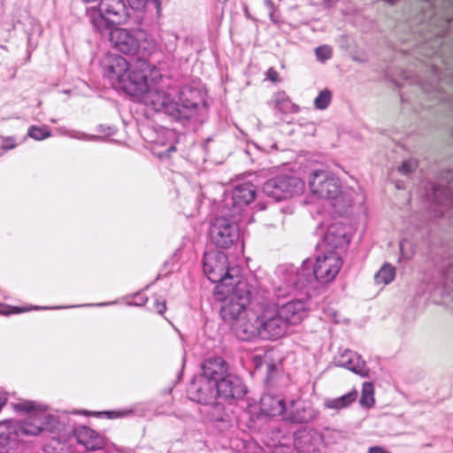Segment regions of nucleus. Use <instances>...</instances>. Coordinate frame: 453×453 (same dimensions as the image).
<instances>
[{"mask_svg": "<svg viewBox=\"0 0 453 453\" xmlns=\"http://www.w3.org/2000/svg\"><path fill=\"white\" fill-rule=\"evenodd\" d=\"M232 330L242 341L256 339L275 341L288 333V328L278 312V305L267 302L252 303Z\"/></svg>", "mask_w": 453, "mask_h": 453, "instance_id": "1", "label": "nucleus"}, {"mask_svg": "<svg viewBox=\"0 0 453 453\" xmlns=\"http://www.w3.org/2000/svg\"><path fill=\"white\" fill-rule=\"evenodd\" d=\"M251 296L252 286L237 275H234L232 281L216 285L214 290L215 299L223 303L221 316L231 326L245 315Z\"/></svg>", "mask_w": 453, "mask_h": 453, "instance_id": "2", "label": "nucleus"}, {"mask_svg": "<svg viewBox=\"0 0 453 453\" xmlns=\"http://www.w3.org/2000/svg\"><path fill=\"white\" fill-rule=\"evenodd\" d=\"M108 31L111 47L124 55L145 58L157 50L155 41L143 29L115 27Z\"/></svg>", "mask_w": 453, "mask_h": 453, "instance_id": "3", "label": "nucleus"}, {"mask_svg": "<svg viewBox=\"0 0 453 453\" xmlns=\"http://www.w3.org/2000/svg\"><path fill=\"white\" fill-rule=\"evenodd\" d=\"M87 16L94 29L101 34L111 29L113 25L126 24L130 18L123 0H100L99 8L88 9Z\"/></svg>", "mask_w": 453, "mask_h": 453, "instance_id": "4", "label": "nucleus"}, {"mask_svg": "<svg viewBox=\"0 0 453 453\" xmlns=\"http://www.w3.org/2000/svg\"><path fill=\"white\" fill-rule=\"evenodd\" d=\"M161 78L157 66L148 60L138 59L130 65L119 87L127 94L140 96L148 92L150 81L155 83Z\"/></svg>", "mask_w": 453, "mask_h": 453, "instance_id": "5", "label": "nucleus"}, {"mask_svg": "<svg viewBox=\"0 0 453 453\" xmlns=\"http://www.w3.org/2000/svg\"><path fill=\"white\" fill-rule=\"evenodd\" d=\"M11 407L18 413L27 415L17 425L19 435L36 436L47 428L50 416L45 405L32 400H19L11 403Z\"/></svg>", "mask_w": 453, "mask_h": 453, "instance_id": "6", "label": "nucleus"}, {"mask_svg": "<svg viewBox=\"0 0 453 453\" xmlns=\"http://www.w3.org/2000/svg\"><path fill=\"white\" fill-rule=\"evenodd\" d=\"M303 182L298 177L290 174H280L269 179L264 184V190L276 200H282L299 194L303 189Z\"/></svg>", "mask_w": 453, "mask_h": 453, "instance_id": "7", "label": "nucleus"}, {"mask_svg": "<svg viewBox=\"0 0 453 453\" xmlns=\"http://www.w3.org/2000/svg\"><path fill=\"white\" fill-rule=\"evenodd\" d=\"M203 266L207 278L217 285L234 280V274L228 267L227 256L224 252L218 250L206 252L203 256Z\"/></svg>", "mask_w": 453, "mask_h": 453, "instance_id": "8", "label": "nucleus"}, {"mask_svg": "<svg viewBox=\"0 0 453 453\" xmlns=\"http://www.w3.org/2000/svg\"><path fill=\"white\" fill-rule=\"evenodd\" d=\"M209 235L217 248L228 249L238 241L240 230L234 221L226 217H218L211 224Z\"/></svg>", "mask_w": 453, "mask_h": 453, "instance_id": "9", "label": "nucleus"}, {"mask_svg": "<svg viewBox=\"0 0 453 453\" xmlns=\"http://www.w3.org/2000/svg\"><path fill=\"white\" fill-rule=\"evenodd\" d=\"M343 261L337 251H326L316 257L313 264V275L317 281L326 284L338 275Z\"/></svg>", "mask_w": 453, "mask_h": 453, "instance_id": "10", "label": "nucleus"}, {"mask_svg": "<svg viewBox=\"0 0 453 453\" xmlns=\"http://www.w3.org/2000/svg\"><path fill=\"white\" fill-rule=\"evenodd\" d=\"M309 185L311 193L321 199L334 200L342 195L339 180L322 170H316L311 173Z\"/></svg>", "mask_w": 453, "mask_h": 453, "instance_id": "11", "label": "nucleus"}, {"mask_svg": "<svg viewBox=\"0 0 453 453\" xmlns=\"http://www.w3.org/2000/svg\"><path fill=\"white\" fill-rule=\"evenodd\" d=\"M312 403L302 398L287 402L283 420L293 424L309 423L318 416Z\"/></svg>", "mask_w": 453, "mask_h": 453, "instance_id": "12", "label": "nucleus"}, {"mask_svg": "<svg viewBox=\"0 0 453 453\" xmlns=\"http://www.w3.org/2000/svg\"><path fill=\"white\" fill-rule=\"evenodd\" d=\"M103 66L104 75L113 85L119 88L122 80L129 70L130 65L124 57L117 54H109L105 56Z\"/></svg>", "mask_w": 453, "mask_h": 453, "instance_id": "13", "label": "nucleus"}, {"mask_svg": "<svg viewBox=\"0 0 453 453\" xmlns=\"http://www.w3.org/2000/svg\"><path fill=\"white\" fill-rule=\"evenodd\" d=\"M323 436L314 429H303L295 434L294 445L301 453H320Z\"/></svg>", "mask_w": 453, "mask_h": 453, "instance_id": "14", "label": "nucleus"}, {"mask_svg": "<svg viewBox=\"0 0 453 453\" xmlns=\"http://www.w3.org/2000/svg\"><path fill=\"white\" fill-rule=\"evenodd\" d=\"M147 103L157 111H163L174 119H179L178 102H175L171 94L164 90H152L149 93Z\"/></svg>", "mask_w": 453, "mask_h": 453, "instance_id": "15", "label": "nucleus"}, {"mask_svg": "<svg viewBox=\"0 0 453 453\" xmlns=\"http://www.w3.org/2000/svg\"><path fill=\"white\" fill-rule=\"evenodd\" d=\"M278 312L288 329L289 326L300 324L308 316L306 305L300 300L290 301L281 306H278Z\"/></svg>", "mask_w": 453, "mask_h": 453, "instance_id": "16", "label": "nucleus"}, {"mask_svg": "<svg viewBox=\"0 0 453 453\" xmlns=\"http://www.w3.org/2000/svg\"><path fill=\"white\" fill-rule=\"evenodd\" d=\"M346 227L340 223L332 224L324 235V245L327 251H336L348 247L349 243Z\"/></svg>", "mask_w": 453, "mask_h": 453, "instance_id": "17", "label": "nucleus"}, {"mask_svg": "<svg viewBox=\"0 0 453 453\" xmlns=\"http://www.w3.org/2000/svg\"><path fill=\"white\" fill-rule=\"evenodd\" d=\"M217 393L224 399L240 398L246 393L244 386L238 378L226 375L219 381L215 382Z\"/></svg>", "mask_w": 453, "mask_h": 453, "instance_id": "18", "label": "nucleus"}, {"mask_svg": "<svg viewBox=\"0 0 453 453\" xmlns=\"http://www.w3.org/2000/svg\"><path fill=\"white\" fill-rule=\"evenodd\" d=\"M74 436L77 442L88 450H99L105 446L104 437L88 426L78 427L74 432Z\"/></svg>", "mask_w": 453, "mask_h": 453, "instance_id": "19", "label": "nucleus"}, {"mask_svg": "<svg viewBox=\"0 0 453 453\" xmlns=\"http://www.w3.org/2000/svg\"><path fill=\"white\" fill-rule=\"evenodd\" d=\"M256 198V188L251 183H243L236 186L232 192L233 206L234 211L232 216L234 217L241 213L242 208L250 204Z\"/></svg>", "mask_w": 453, "mask_h": 453, "instance_id": "20", "label": "nucleus"}, {"mask_svg": "<svg viewBox=\"0 0 453 453\" xmlns=\"http://www.w3.org/2000/svg\"><path fill=\"white\" fill-rule=\"evenodd\" d=\"M202 369L206 380L215 383L227 375L228 366L223 358L217 357L206 359Z\"/></svg>", "mask_w": 453, "mask_h": 453, "instance_id": "21", "label": "nucleus"}, {"mask_svg": "<svg viewBox=\"0 0 453 453\" xmlns=\"http://www.w3.org/2000/svg\"><path fill=\"white\" fill-rule=\"evenodd\" d=\"M180 102L177 107L180 111L179 119H189L199 105L200 95L191 88L183 89L180 93Z\"/></svg>", "mask_w": 453, "mask_h": 453, "instance_id": "22", "label": "nucleus"}, {"mask_svg": "<svg viewBox=\"0 0 453 453\" xmlns=\"http://www.w3.org/2000/svg\"><path fill=\"white\" fill-rule=\"evenodd\" d=\"M287 402L279 396L264 394L260 399V411L266 416H280L283 418Z\"/></svg>", "mask_w": 453, "mask_h": 453, "instance_id": "23", "label": "nucleus"}, {"mask_svg": "<svg viewBox=\"0 0 453 453\" xmlns=\"http://www.w3.org/2000/svg\"><path fill=\"white\" fill-rule=\"evenodd\" d=\"M19 437L17 425L11 420L0 423V453H7L11 444Z\"/></svg>", "mask_w": 453, "mask_h": 453, "instance_id": "24", "label": "nucleus"}, {"mask_svg": "<svg viewBox=\"0 0 453 453\" xmlns=\"http://www.w3.org/2000/svg\"><path fill=\"white\" fill-rule=\"evenodd\" d=\"M219 396L214 383L205 380L201 381L196 388L195 399L202 404H208L213 402Z\"/></svg>", "mask_w": 453, "mask_h": 453, "instance_id": "25", "label": "nucleus"}, {"mask_svg": "<svg viewBox=\"0 0 453 453\" xmlns=\"http://www.w3.org/2000/svg\"><path fill=\"white\" fill-rule=\"evenodd\" d=\"M357 391L356 389L334 399L327 400L325 403L326 407L332 410H341L349 407L357 398Z\"/></svg>", "mask_w": 453, "mask_h": 453, "instance_id": "26", "label": "nucleus"}, {"mask_svg": "<svg viewBox=\"0 0 453 453\" xmlns=\"http://www.w3.org/2000/svg\"><path fill=\"white\" fill-rule=\"evenodd\" d=\"M374 387L372 382H364L359 403L362 407L370 409L374 405Z\"/></svg>", "mask_w": 453, "mask_h": 453, "instance_id": "27", "label": "nucleus"}, {"mask_svg": "<svg viewBox=\"0 0 453 453\" xmlns=\"http://www.w3.org/2000/svg\"><path fill=\"white\" fill-rule=\"evenodd\" d=\"M133 411L129 409L120 410V411H83L82 414L86 417H97V418H106L109 419L119 418L127 417L132 414Z\"/></svg>", "mask_w": 453, "mask_h": 453, "instance_id": "28", "label": "nucleus"}, {"mask_svg": "<svg viewBox=\"0 0 453 453\" xmlns=\"http://www.w3.org/2000/svg\"><path fill=\"white\" fill-rule=\"evenodd\" d=\"M395 276V267L389 264H385L375 274L374 280L378 285H387L390 283Z\"/></svg>", "mask_w": 453, "mask_h": 453, "instance_id": "29", "label": "nucleus"}, {"mask_svg": "<svg viewBox=\"0 0 453 453\" xmlns=\"http://www.w3.org/2000/svg\"><path fill=\"white\" fill-rule=\"evenodd\" d=\"M347 369L358 374L361 377H367L369 371L365 365V362L359 360V357L356 355H352L349 359L345 363Z\"/></svg>", "mask_w": 453, "mask_h": 453, "instance_id": "30", "label": "nucleus"}, {"mask_svg": "<svg viewBox=\"0 0 453 453\" xmlns=\"http://www.w3.org/2000/svg\"><path fill=\"white\" fill-rule=\"evenodd\" d=\"M272 353L265 352L262 356L257 355L254 357L253 361L256 367H265L268 374L272 375L276 371V365L274 364H271L270 361L272 359Z\"/></svg>", "mask_w": 453, "mask_h": 453, "instance_id": "31", "label": "nucleus"}, {"mask_svg": "<svg viewBox=\"0 0 453 453\" xmlns=\"http://www.w3.org/2000/svg\"><path fill=\"white\" fill-rule=\"evenodd\" d=\"M27 134L34 140L42 141L50 137L51 133L49 130V128L45 126H31L28 128Z\"/></svg>", "mask_w": 453, "mask_h": 453, "instance_id": "32", "label": "nucleus"}, {"mask_svg": "<svg viewBox=\"0 0 453 453\" xmlns=\"http://www.w3.org/2000/svg\"><path fill=\"white\" fill-rule=\"evenodd\" d=\"M331 98H332L331 92L327 89H324L315 98L314 105L319 110H324L329 105V104L331 102Z\"/></svg>", "mask_w": 453, "mask_h": 453, "instance_id": "33", "label": "nucleus"}, {"mask_svg": "<svg viewBox=\"0 0 453 453\" xmlns=\"http://www.w3.org/2000/svg\"><path fill=\"white\" fill-rule=\"evenodd\" d=\"M133 9L142 10L145 7L147 2H152L155 7L159 11L160 0H127Z\"/></svg>", "mask_w": 453, "mask_h": 453, "instance_id": "34", "label": "nucleus"}, {"mask_svg": "<svg viewBox=\"0 0 453 453\" xmlns=\"http://www.w3.org/2000/svg\"><path fill=\"white\" fill-rule=\"evenodd\" d=\"M30 309L29 308H26V307H18V306H15V307H12V306H7V305H0V314H3V315H10V314H13V313H21V312H26V311H28Z\"/></svg>", "mask_w": 453, "mask_h": 453, "instance_id": "35", "label": "nucleus"}, {"mask_svg": "<svg viewBox=\"0 0 453 453\" xmlns=\"http://www.w3.org/2000/svg\"><path fill=\"white\" fill-rule=\"evenodd\" d=\"M316 56L322 61L332 57V50L327 46H319L315 50Z\"/></svg>", "mask_w": 453, "mask_h": 453, "instance_id": "36", "label": "nucleus"}, {"mask_svg": "<svg viewBox=\"0 0 453 453\" xmlns=\"http://www.w3.org/2000/svg\"><path fill=\"white\" fill-rule=\"evenodd\" d=\"M1 140V147L4 150H12L17 146L16 140L12 136H2Z\"/></svg>", "mask_w": 453, "mask_h": 453, "instance_id": "37", "label": "nucleus"}, {"mask_svg": "<svg viewBox=\"0 0 453 453\" xmlns=\"http://www.w3.org/2000/svg\"><path fill=\"white\" fill-rule=\"evenodd\" d=\"M266 78L271 81L273 83H277V82H280V73H278V71L276 69H274L273 67H270L267 71H266Z\"/></svg>", "mask_w": 453, "mask_h": 453, "instance_id": "38", "label": "nucleus"}, {"mask_svg": "<svg viewBox=\"0 0 453 453\" xmlns=\"http://www.w3.org/2000/svg\"><path fill=\"white\" fill-rule=\"evenodd\" d=\"M414 165L411 161H406L399 167V172L404 174L411 173L413 170Z\"/></svg>", "mask_w": 453, "mask_h": 453, "instance_id": "39", "label": "nucleus"}, {"mask_svg": "<svg viewBox=\"0 0 453 453\" xmlns=\"http://www.w3.org/2000/svg\"><path fill=\"white\" fill-rule=\"evenodd\" d=\"M155 308L159 314H163L165 312V311L166 310L165 302V301H163V302L157 301L155 303Z\"/></svg>", "mask_w": 453, "mask_h": 453, "instance_id": "40", "label": "nucleus"}, {"mask_svg": "<svg viewBox=\"0 0 453 453\" xmlns=\"http://www.w3.org/2000/svg\"><path fill=\"white\" fill-rule=\"evenodd\" d=\"M367 453H390V452L380 446H373V447L369 448Z\"/></svg>", "mask_w": 453, "mask_h": 453, "instance_id": "41", "label": "nucleus"}, {"mask_svg": "<svg viewBox=\"0 0 453 453\" xmlns=\"http://www.w3.org/2000/svg\"><path fill=\"white\" fill-rule=\"evenodd\" d=\"M175 150H176V147H175V145H171V146L167 149V150H166L165 152L159 154V155H158V157H170V153H171V152H173V151H175Z\"/></svg>", "mask_w": 453, "mask_h": 453, "instance_id": "42", "label": "nucleus"}]
</instances>
